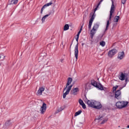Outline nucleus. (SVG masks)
<instances>
[{
  "instance_id": "obj_33",
  "label": "nucleus",
  "mask_w": 129,
  "mask_h": 129,
  "mask_svg": "<svg viewBox=\"0 0 129 129\" xmlns=\"http://www.w3.org/2000/svg\"><path fill=\"white\" fill-rule=\"evenodd\" d=\"M64 109V108L60 107L58 110V112H60V111H62Z\"/></svg>"
},
{
  "instance_id": "obj_5",
  "label": "nucleus",
  "mask_w": 129,
  "mask_h": 129,
  "mask_svg": "<svg viewBox=\"0 0 129 129\" xmlns=\"http://www.w3.org/2000/svg\"><path fill=\"white\" fill-rule=\"evenodd\" d=\"M91 19L89 22V29L90 30L91 29V26H92V23H93V21H94V19H95V14L94 13L91 14Z\"/></svg>"
},
{
  "instance_id": "obj_26",
  "label": "nucleus",
  "mask_w": 129,
  "mask_h": 129,
  "mask_svg": "<svg viewBox=\"0 0 129 129\" xmlns=\"http://www.w3.org/2000/svg\"><path fill=\"white\" fill-rule=\"evenodd\" d=\"M102 2H103V0H101L100 2L98 3V5L97 6L96 8L94 10V12H96L97 11V9H98V7L100 5V4H101Z\"/></svg>"
},
{
  "instance_id": "obj_31",
  "label": "nucleus",
  "mask_w": 129,
  "mask_h": 129,
  "mask_svg": "<svg viewBox=\"0 0 129 129\" xmlns=\"http://www.w3.org/2000/svg\"><path fill=\"white\" fill-rule=\"evenodd\" d=\"M6 125H7V126H9V125H11V122L10 121H7L6 123H5Z\"/></svg>"
},
{
  "instance_id": "obj_38",
  "label": "nucleus",
  "mask_w": 129,
  "mask_h": 129,
  "mask_svg": "<svg viewBox=\"0 0 129 129\" xmlns=\"http://www.w3.org/2000/svg\"><path fill=\"white\" fill-rule=\"evenodd\" d=\"M98 119H102V117H100L99 118H98Z\"/></svg>"
},
{
  "instance_id": "obj_39",
  "label": "nucleus",
  "mask_w": 129,
  "mask_h": 129,
  "mask_svg": "<svg viewBox=\"0 0 129 129\" xmlns=\"http://www.w3.org/2000/svg\"><path fill=\"white\" fill-rule=\"evenodd\" d=\"M127 127H128V128H129V125H127Z\"/></svg>"
},
{
  "instance_id": "obj_13",
  "label": "nucleus",
  "mask_w": 129,
  "mask_h": 129,
  "mask_svg": "<svg viewBox=\"0 0 129 129\" xmlns=\"http://www.w3.org/2000/svg\"><path fill=\"white\" fill-rule=\"evenodd\" d=\"M52 4H53L52 3L50 2V3H47V4H45V5H44L42 7V8H41L40 13L43 14V11H44V10H45V9H46V8H47V7L51 6L52 5Z\"/></svg>"
},
{
  "instance_id": "obj_12",
  "label": "nucleus",
  "mask_w": 129,
  "mask_h": 129,
  "mask_svg": "<svg viewBox=\"0 0 129 129\" xmlns=\"http://www.w3.org/2000/svg\"><path fill=\"white\" fill-rule=\"evenodd\" d=\"M78 43H77L75 47V57L76 60L78 59Z\"/></svg>"
},
{
  "instance_id": "obj_23",
  "label": "nucleus",
  "mask_w": 129,
  "mask_h": 129,
  "mask_svg": "<svg viewBox=\"0 0 129 129\" xmlns=\"http://www.w3.org/2000/svg\"><path fill=\"white\" fill-rule=\"evenodd\" d=\"M99 27V25L98 24L96 23V24H94L93 29L97 31V29H98Z\"/></svg>"
},
{
  "instance_id": "obj_18",
  "label": "nucleus",
  "mask_w": 129,
  "mask_h": 129,
  "mask_svg": "<svg viewBox=\"0 0 129 129\" xmlns=\"http://www.w3.org/2000/svg\"><path fill=\"white\" fill-rule=\"evenodd\" d=\"M19 2V0H11L10 5H17Z\"/></svg>"
},
{
  "instance_id": "obj_2",
  "label": "nucleus",
  "mask_w": 129,
  "mask_h": 129,
  "mask_svg": "<svg viewBox=\"0 0 129 129\" xmlns=\"http://www.w3.org/2000/svg\"><path fill=\"white\" fill-rule=\"evenodd\" d=\"M73 80L71 78H68V81L67 83V86L66 88L63 89V92L66 90V92L63 94L62 97L63 98H66V96L69 94V92H70V91L71 90V89L72 88L73 85H71V83L72 82Z\"/></svg>"
},
{
  "instance_id": "obj_20",
  "label": "nucleus",
  "mask_w": 129,
  "mask_h": 129,
  "mask_svg": "<svg viewBox=\"0 0 129 129\" xmlns=\"http://www.w3.org/2000/svg\"><path fill=\"white\" fill-rule=\"evenodd\" d=\"M96 87V88H98V89H100V90H103V87H102V85H101V84H98Z\"/></svg>"
},
{
  "instance_id": "obj_24",
  "label": "nucleus",
  "mask_w": 129,
  "mask_h": 129,
  "mask_svg": "<svg viewBox=\"0 0 129 129\" xmlns=\"http://www.w3.org/2000/svg\"><path fill=\"white\" fill-rule=\"evenodd\" d=\"M69 30V25L66 24L63 27V30L67 31Z\"/></svg>"
},
{
  "instance_id": "obj_36",
  "label": "nucleus",
  "mask_w": 129,
  "mask_h": 129,
  "mask_svg": "<svg viewBox=\"0 0 129 129\" xmlns=\"http://www.w3.org/2000/svg\"><path fill=\"white\" fill-rule=\"evenodd\" d=\"M125 2H126V0H122L121 3L123 4V5H124L125 4Z\"/></svg>"
},
{
  "instance_id": "obj_6",
  "label": "nucleus",
  "mask_w": 129,
  "mask_h": 129,
  "mask_svg": "<svg viewBox=\"0 0 129 129\" xmlns=\"http://www.w3.org/2000/svg\"><path fill=\"white\" fill-rule=\"evenodd\" d=\"M122 88H123V87H120V90H118L115 92V97L117 99H120L121 97V92L120 91V90H121Z\"/></svg>"
},
{
  "instance_id": "obj_1",
  "label": "nucleus",
  "mask_w": 129,
  "mask_h": 129,
  "mask_svg": "<svg viewBox=\"0 0 129 129\" xmlns=\"http://www.w3.org/2000/svg\"><path fill=\"white\" fill-rule=\"evenodd\" d=\"M86 103L90 107L95 108L96 109H100L102 107V105L100 102L94 100H87L86 101Z\"/></svg>"
},
{
  "instance_id": "obj_15",
  "label": "nucleus",
  "mask_w": 129,
  "mask_h": 129,
  "mask_svg": "<svg viewBox=\"0 0 129 129\" xmlns=\"http://www.w3.org/2000/svg\"><path fill=\"white\" fill-rule=\"evenodd\" d=\"M119 78L120 80H124V79H125V74L121 73L119 77Z\"/></svg>"
},
{
  "instance_id": "obj_37",
  "label": "nucleus",
  "mask_w": 129,
  "mask_h": 129,
  "mask_svg": "<svg viewBox=\"0 0 129 129\" xmlns=\"http://www.w3.org/2000/svg\"><path fill=\"white\" fill-rule=\"evenodd\" d=\"M60 62H61V63H63V62H64V59H61L60 60Z\"/></svg>"
},
{
  "instance_id": "obj_25",
  "label": "nucleus",
  "mask_w": 129,
  "mask_h": 129,
  "mask_svg": "<svg viewBox=\"0 0 129 129\" xmlns=\"http://www.w3.org/2000/svg\"><path fill=\"white\" fill-rule=\"evenodd\" d=\"M102 2H103V0H101L100 2L98 3V5L97 6L96 8L94 10V12H96L97 11V9H98V7L100 5V4H101Z\"/></svg>"
},
{
  "instance_id": "obj_8",
  "label": "nucleus",
  "mask_w": 129,
  "mask_h": 129,
  "mask_svg": "<svg viewBox=\"0 0 129 129\" xmlns=\"http://www.w3.org/2000/svg\"><path fill=\"white\" fill-rule=\"evenodd\" d=\"M79 92V88H73L71 91V94L72 95H77Z\"/></svg>"
},
{
  "instance_id": "obj_16",
  "label": "nucleus",
  "mask_w": 129,
  "mask_h": 129,
  "mask_svg": "<svg viewBox=\"0 0 129 129\" xmlns=\"http://www.w3.org/2000/svg\"><path fill=\"white\" fill-rule=\"evenodd\" d=\"M85 88V89H91V84H90V83H87V84H86Z\"/></svg>"
},
{
  "instance_id": "obj_30",
  "label": "nucleus",
  "mask_w": 129,
  "mask_h": 129,
  "mask_svg": "<svg viewBox=\"0 0 129 129\" xmlns=\"http://www.w3.org/2000/svg\"><path fill=\"white\" fill-rule=\"evenodd\" d=\"M108 120V118H105V119H104L103 120V121L101 122V124H103L105 123V122H106V121H107Z\"/></svg>"
},
{
  "instance_id": "obj_10",
  "label": "nucleus",
  "mask_w": 129,
  "mask_h": 129,
  "mask_svg": "<svg viewBox=\"0 0 129 129\" xmlns=\"http://www.w3.org/2000/svg\"><path fill=\"white\" fill-rule=\"evenodd\" d=\"M125 56V55L124 54V52H119L118 53L117 59H118L119 60H122V59L124 58Z\"/></svg>"
},
{
  "instance_id": "obj_28",
  "label": "nucleus",
  "mask_w": 129,
  "mask_h": 129,
  "mask_svg": "<svg viewBox=\"0 0 129 129\" xmlns=\"http://www.w3.org/2000/svg\"><path fill=\"white\" fill-rule=\"evenodd\" d=\"M100 45L102 47H104V46H105V42L104 41H101L100 42Z\"/></svg>"
},
{
  "instance_id": "obj_7",
  "label": "nucleus",
  "mask_w": 129,
  "mask_h": 129,
  "mask_svg": "<svg viewBox=\"0 0 129 129\" xmlns=\"http://www.w3.org/2000/svg\"><path fill=\"white\" fill-rule=\"evenodd\" d=\"M116 53H117V50L116 49H113L108 52V55L109 58H112V56L116 54Z\"/></svg>"
},
{
  "instance_id": "obj_3",
  "label": "nucleus",
  "mask_w": 129,
  "mask_h": 129,
  "mask_svg": "<svg viewBox=\"0 0 129 129\" xmlns=\"http://www.w3.org/2000/svg\"><path fill=\"white\" fill-rule=\"evenodd\" d=\"M112 5L111 7L110 11V16L109 18V20L107 21L106 27L105 31L107 30L108 28L109 27V24L110 21H111V18H112V14L114 13V10H115V7H114V4L113 3V0H111Z\"/></svg>"
},
{
  "instance_id": "obj_11",
  "label": "nucleus",
  "mask_w": 129,
  "mask_h": 129,
  "mask_svg": "<svg viewBox=\"0 0 129 129\" xmlns=\"http://www.w3.org/2000/svg\"><path fill=\"white\" fill-rule=\"evenodd\" d=\"M45 90V88L43 87H41L39 88L36 94L38 96H41L42 94L43 93V91Z\"/></svg>"
},
{
  "instance_id": "obj_17",
  "label": "nucleus",
  "mask_w": 129,
  "mask_h": 129,
  "mask_svg": "<svg viewBox=\"0 0 129 129\" xmlns=\"http://www.w3.org/2000/svg\"><path fill=\"white\" fill-rule=\"evenodd\" d=\"M98 84L96 82V81L94 80H92L91 82V85H93V86H94L95 87H96L97 86Z\"/></svg>"
},
{
  "instance_id": "obj_14",
  "label": "nucleus",
  "mask_w": 129,
  "mask_h": 129,
  "mask_svg": "<svg viewBox=\"0 0 129 129\" xmlns=\"http://www.w3.org/2000/svg\"><path fill=\"white\" fill-rule=\"evenodd\" d=\"M83 28V25H82L81 26L80 31L78 32V33L76 37V41L77 42V43H78V40L79 39V35H80V34L82 31Z\"/></svg>"
},
{
  "instance_id": "obj_19",
  "label": "nucleus",
  "mask_w": 129,
  "mask_h": 129,
  "mask_svg": "<svg viewBox=\"0 0 129 129\" xmlns=\"http://www.w3.org/2000/svg\"><path fill=\"white\" fill-rule=\"evenodd\" d=\"M49 16H50V14L46 15L42 17L41 20L42 23H44V22H45V20H46L48 18V17H49Z\"/></svg>"
},
{
  "instance_id": "obj_4",
  "label": "nucleus",
  "mask_w": 129,
  "mask_h": 129,
  "mask_svg": "<svg viewBox=\"0 0 129 129\" xmlns=\"http://www.w3.org/2000/svg\"><path fill=\"white\" fill-rule=\"evenodd\" d=\"M127 102L126 101H119L116 103V106L117 108H124L127 105Z\"/></svg>"
},
{
  "instance_id": "obj_32",
  "label": "nucleus",
  "mask_w": 129,
  "mask_h": 129,
  "mask_svg": "<svg viewBox=\"0 0 129 129\" xmlns=\"http://www.w3.org/2000/svg\"><path fill=\"white\" fill-rule=\"evenodd\" d=\"M79 102L81 105H82V104L84 103V102H83V101L81 99H79Z\"/></svg>"
},
{
  "instance_id": "obj_22",
  "label": "nucleus",
  "mask_w": 129,
  "mask_h": 129,
  "mask_svg": "<svg viewBox=\"0 0 129 129\" xmlns=\"http://www.w3.org/2000/svg\"><path fill=\"white\" fill-rule=\"evenodd\" d=\"M96 31L97 30L93 28L92 29V30L91 31V34L92 35V36H94L95 33H96Z\"/></svg>"
},
{
  "instance_id": "obj_35",
  "label": "nucleus",
  "mask_w": 129,
  "mask_h": 129,
  "mask_svg": "<svg viewBox=\"0 0 129 129\" xmlns=\"http://www.w3.org/2000/svg\"><path fill=\"white\" fill-rule=\"evenodd\" d=\"M82 106V108L84 109H85L86 108V105H85V104H83L81 105Z\"/></svg>"
},
{
  "instance_id": "obj_27",
  "label": "nucleus",
  "mask_w": 129,
  "mask_h": 129,
  "mask_svg": "<svg viewBox=\"0 0 129 129\" xmlns=\"http://www.w3.org/2000/svg\"><path fill=\"white\" fill-rule=\"evenodd\" d=\"M82 112V111L79 110L78 111L75 113V116H77V115H79V114H81Z\"/></svg>"
},
{
  "instance_id": "obj_21",
  "label": "nucleus",
  "mask_w": 129,
  "mask_h": 129,
  "mask_svg": "<svg viewBox=\"0 0 129 129\" xmlns=\"http://www.w3.org/2000/svg\"><path fill=\"white\" fill-rule=\"evenodd\" d=\"M119 16H115V17L114 18V22H115V23H117V22H118V20H119Z\"/></svg>"
},
{
  "instance_id": "obj_9",
  "label": "nucleus",
  "mask_w": 129,
  "mask_h": 129,
  "mask_svg": "<svg viewBox=\"0 0 129 129\" xmlns=\"http://www.w3.org/2000/svg\"><path fill=\"white\" fill-rule=\"evenodd\" d=\"M46 109H47V104H46V103H43L42 106L40 109V113L41 114H44V113H45V112L46 111Z\"/></svg>"
},
{
  "instance_id": "obj_29",
  "label": "nucleus",
  "mask_w": 129,
  "mask_h": 129,
  "mask_svg": "<svg viewBox=\"0 0 129 129\" xmlns=\"http://www.w3.org/2000/svg\"><path fill=\"white\" fill-rule=\"evenodd\" d=\"M6 56L4 54V53H2L0 54V59L2 58V60H4ZM0 66H1V63H0Z\"/></svg>"
},
{
  "instance_id": "obj_34",
  "label": "nucleus",
  "mask_w": 129,
  "mask_h": 129,
  "mask_svg": "<svg viewBox=\"0 0 129 129\" xmlns=\"http://www.w3.org/2000/svg\"><path fill=\"white\" fill-rule=\"evenodd\" d=\"M118 87V86H115V87H113V91H115L116 90V89Z\"/></svg>"
}]
</instances>
